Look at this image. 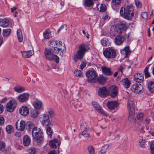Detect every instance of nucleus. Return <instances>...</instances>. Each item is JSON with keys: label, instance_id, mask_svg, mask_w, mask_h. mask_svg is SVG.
I'll return each mask as SVG.
<instances>
[{"label": "nucleus", "instance_id": "nucleus-61", "mask_svg": "<svg viewBox=\"0 0 154 154\" xmlns=\"http://www.w3.org/2000/svg\"><path fill=\"white\" fill-rule=\"evenodd\" d=\"M86 64V63L85 61H83L82 62L80 66V69H83L85 66Z\"/></svg>", "mask_w": 154, "mask_h": 154}, {"label": "nucleus", "instance_id": "nucleus-36", "mask_svg": "<svg viewBox=\"0 0 154 154\" xmlns=\"http://www.w3.org/2000/svg\"><path fill=\"white\" fill-rule=\"evenodd\" d=\"M39 114L38 112L36 110H33L30 112L31 116L33 118H37Z\"/></svg>", "mask_w": 154, "mask_h": 154}, {"label": "nucleus", "instance_id": "nucleus-8", "mask_svg": "<svg viewBox=\"0 0 154 154\" xmlns=\"http://www.w3.org/2000/svg\"><path fill=\"white\" fill-rule=\"evenodd\" d=\"M29 97V94L27 93H24L19 94L17 97L20 102L23 103L27 101Z\"/></svg>", "mask_w": 154, "mask_h": 154}, {"label": "nucleus", "instance_id": "nucleus-41", "mask_svg": "<svg viewBox=\"0 0 154 154\" xmlns=\"http://www.w3.org/2000/svg\"><path fill=\"white\" fill-rule=\"evenodd\" d=\"M125 68L122 65H121L117 68V70L121 75H124L123 72L125 71Z\"/></svg>", "mask_w": 154, "mask_h": 154}, {"label": "nucleus", "instance_id": "nucleus-32", "mask_svg": "<svg viewBox=\"0 0 154 154\" xmlns=\"http://www.w3.org/2000/svg\"><path fill=\"white\" fill-rule=\"evenodd\" d=\"M148 88L152 93H154V82H149L148 85Z\"/></svg>", "mask_w": 154, "mask_h": 154}, {"label": "nucleus", "instance_id": "nucleus-2", "mask_svg": "<svg viewBox=\"0 0 154 154\" xmlns=\"http://www.w3.org/2000/svg\"><path fill=\"white\" fill-rule=\"evenodd\" d=\"M32 135L33 138L38 143H42L43 140V134L41 129L35 127L33 128Z\"/></svg>", "mask_w": 154, "mask_h": 154}, {"label": "nucleus", "instance_id": "nucleus-5", "mask_svg": "<svg viewBox=\"0 0 154 154\" xmlns=\"http://www.w3.org/2000/svg\"><path fill=\"white\" fill-rule=\"evenodd\" d=\"M104 55L107 58H113L116 56V51L112 48H109L103 52Z\"/></svg>", "mask_w": 154, "mask_h": 154}, {"label": "nucleus", "instance_id": "nucleus-35", "mask_svg": "<svg viewBox=\"0 0 154 154\" xmlns=\"http://www.w3.org/2000/svg\"><path fill=\"white\" fill-rule=\"evenodd\" d=\"M93 5V0H85L84 5L87 7H90Z\"/></svg>", "mask_w": 154, "mask_h": 154}, {"label": "nucleus", "instance_id": "nucleus-15", "mask_svg": "<svg viewBox=\"0 0 154 154\" xmlns=\"http://www.w3.org/2000/svg\"><path fill=\"white\" fill-rule=\"evenodd\" d=\"M125 40V38L122 35H117L115 38V42L117 45H120L123 43Z\"/></svg>", "mask_w": 154, "mask_h": 154}, {"label": "nucleus", "instance_id": "nucleus-34", "mask_svg": "<svg viewBox=\"0 0 154 154\" xmlns=\"http://www.w3.org/2000/svg\"><path fill=\"white\" fill-rule=\"evenodd\" d=\"M17 34L19 41L20 42H22L23 40V37L21 31L20 29L17 30Z\"/></svg>", "mask_w": 154, "mask_h": 154}, {"label": "nucleus", "instance_id": "nucleus-54", "mask_svg": "<svg viewBox=\"0 0 154 154\" xmlns=\"http://www.w3.org/2000/svg\"><path fill=\"white\" fill-rule=\"evenodd\" d=\"M149 67H146L144 70L145 77L148 78L150 76L149 73L148 72Z\"/></svg>", "mask_w": 154, "mask_h": 154}, {"label": "nucleus", "instance_id": "nucleus-64", "mask_svg": "<svg viewBox=\"0 0 154 154\" xmlns=\"http://www.w3.org/2000/svg\"><path fill=\"white\" fill-rule=\"evenodd\" d=\"M66 25H62L58 29L57 32L58 33H59L60 31L63 29L64 27L66 28Z\"/></svg>", "mask_w": 154, "mask_h": 154}, {"label": "nucleus", "instance_id": "nucleus-1", "mask_svg": "<svg viewBox=\"0 0 154 154\" xmlns=\"http://www.w3.org/2000/svg\"><path fill=\"white\" fill-rule=\"evenodd\" d=\"M49 45L50 48H45L44 52L45 56L48 60H53L58 63L59 62V58L53 54L62 57L66 50L65 45L60 41L51 40L50 41Z\"/></svg>", "mask_w": 154, "mask_h": 154}, {"label": "nucleus", "instance_id": "nucleus-45", "mask_svg": "<svg viewBox=\"0 0 154 154\" xmlns=\"http://www.w3.org/2000/svg\"><path fill=\"white\" fill-rule=\"evenodd\" d=\"M43 36L45 39H49L51 37V33L48 31L46 30L43 33Z\"/></svg>", "mask_w": 154, "mask_h": 154}, {"label": "nucleus", "instance_id": "nucleus-51", "mask_svg": "<svg viewBox=\"0 0 154 154\" xmlns=\"http://www.w3.org/2000/svg\"><path fill=\"white\" fill-rule=\"evenodd\" d=\"M106 10V7L105 5L101 4L100 7L99 11L101 12H104Z\"/></svg>", "mask_w": 154, "mask_h": 154}, {"label": "nucleus", "instance_id": "nucleus-47", "mask_svg": "<svg viewBox=\"0 0 154 154\" xmlns=\"http://www.w3.org/2000/svg\"><path fill=\"white\" fill-rule=\"evenodd\" d=\"M28 152L29 154H35L37 152L36 149L34 147H32L28 149Z\"/></svg>", "mask_w": 154, "mask_h": 154}, {"label": "nucleus", "instance_id": "nucleus-26", "mask_svg": "<svg viewBox=\"0 0 154 154\" xmlns=\"http://www.w3.org/2000/svg\"><path fill=\"white\" fill-rule=\"evenodd\" d=\"M9 23V20L7 19L4 18L0 22V26L3 27H6L8 26Z\"/></svg>", "mask_w": 154, "mask_h": 154}, {"label": "nucleus", "instance_id": "nucleus-53", "mask_svg": "<svg viewBox=\"0 0 154 154\" xmlns=\"http://www.w3.org/2000/svg\"><path fill=\"white\" fill-rule=\"evenodd\" d=\"M46 132L48 135L51 136L53 134V131L50 127H48L46 129Z\"/></svg>", "mask_w": 154, "mask_h": 154}, {"label": "nucleus", "instance_id": "nucleus-19", "mask_svg": "<svg viewBox=\"0 0 154 154\" xmlns=\"http://www.w3.org/2000/svg\"><path fill=\"white\" fill-rule=\"evenodd\" d=\"M144 79V76L142 74L137 73L134 75V80L137 82H141Z\"/></svg>", "mask_w": 154, "mask_h": 154}, {"label": "nucleus", "instance_id": "nucleus-63", "mask_svg": "<svg viewBox=\"0 0 154 154\" xmlns=\"http://www.w3.org/2000/svg\"><path fill=\"white\" fill-rule=\"evenodd\" d=\"M135 5L138 8H140L142 6V4L139 1H135Z\"/></svg>", "mask_w": 154, "mask_h": 154}, {"label": "nucleus", "instance_id": "nucleus-31", "mask_svg": "<svg viewBox=\"0 0 154 154\" xmlns=\"http://www.w3.org/2000/svg\"><path fill=\"white\" fill-rule=\"evenodd\" d=\"M11 32V29H6L3 30L2 35L4 37H7L8 36Z\"/></svg>", "mask_w": 154, "mask_h": 154}, {"label": "nucleus", "instance_id": "nucleus-56", "mask_svg": "<svg viewBox=\"0 0 154 154\" xmlns=\"http://www.w3.org/2000/svg\"><path fill=\"white\" fill-rule=\"evenodd\" d=\"M5 143L3 141H0V150L5 149Z\"/></svg>", "mask_w": 154, "mask_h": 154}, {"label": "nucleus", "instance_id": "nucleus-27", "mask_svg": "<svg viewBox=\"0 0 154 154\" xmlns=\"http://www.w3.org/2000/svg\"><path fill=\"white\" fill-rule=\"evenodd\" d=\"M123 85L125 88H128L131 85L130 80L127 78H125L123 80Z\"/></svg>", "mask_w": 154, "mask_h": 154}, {"label": "nucleus", "instance_id": "nucleus-60", "mask_svg": "<svg viewBox=\"0 0 154 154\" xmlns=\"http://www.w3.org/2000/svg\"><path fill=\"white\" fill-rule=\"evenodd\" d=\"M50 117H52L54 115V111L51 110H50L48 112Z\"/></svg>", "mask_w": 154, "mask_h": 154}, {"label": "nucleus", "instance_id": "nucleus-37", "mask_svg": "<svg viewBox=\"0 0 154 154\" xmlns=\"http://www.w3.org/2000/svg\"><path fill=\"white\" fill-rule=\"evenodd\" d=\"M128 120L130 122H132L134 117L135 111H129Z\"/></svg>", "mask_w": 154, "mask_h": 154}, {"label": "nucleus", "instance_id": "nucleus-21", "mask_svg": "<svg viewBox=\"0 0 154 154\" xmlns=\"http://www.w3.org/2000/svg\"><path fill=\"white\" fill-rule=\"evenodd\" d=\"M33 104L35 108L38 109H40L42 107L43 103L41 100H36L34 101Z\"/></svg>", "mask_w": 154, "mask_h": 154}, {"label": "nucleus", "instance_id": "nucleus-18", "mask_svg": "<svg viewBox=\"0 0 154 154\" xmlns=\"http://www.w3.org/2000/svg\"><path fill=\"white\" fill-rule=\"evenodd\" d=\"M60 143V142L57 139L55 138L50 141L49 145L51 148H56Z\"/></svg>", "mask_w": 154, "mask_h": 154}, {"label": "nucleus", "instance_id": "nucleus-52", "mask_svg": "<svg viewBox=\"0 0 154 154\" xmlns=\"http://www.w3.org/2000/svg\"><path fill=\"white\" fill-rule=\"evenodd\" d=\"M143 114L142 113H140L137 116V119L139 121H141L143 120Z\"/></svg>", "mask_w": 154, "mask_h": 154}, {"label": "nucleus", "instance_id": "nucleus-28", "mask_svg": "<svg viewBox=\"0 0 154 154\" xmlns=\"http://www.w3.org/2000/svg\"><path fill=\"white\" fill-rule=\"evenodd\" d=\"M106 77L103 75L100 76L97 79L98 82L101 84H104L106 82Z\"/></svg>", "mask_w": 154, "mask_h": 154}, {"label": "nucleus", "instance_id": "nucleus-12", "mask_svg": "<svg viewBox=\"0 0 154 154\" xmlns=\"http://www.w3.org/2000/svg\"><path fill=\"white\" fill-rule=\"evenodd\" d=\"M92 105L93 107L100 113L102 114L103 115H106L107 116L108 115L105 113V112L103 110L102 108L99 105L97 102H93L92 103Z\"/></svg>", "mask_w": 154, "mask_h": 154}, {"label": "nucleus", "instance_id": "nucleus-13", "mask_svg": "<svg viewBox=\"0 0 154 154\" xmlns=\"http://www.w3.org/2000/svg\"><path fill=\"white\" fill-rule=\"evenodd\" d=\"M143 89L142 86L140 84H134L131 90L134 93H138L141 92Z\"/></svg>", "mask_w": 154, "mask_h": 154}, {"label": "nucleus", "instance_id": "nucleus-48", "mask_svg": "<svg viewBox=\"0 0 154 154\" xmlns=\"http://www.w3.org/2000/svg\"><path fill=\"white\" fill-rule=\"evenodd\" d=\"M88 149L90 154H95L94 148L93 146H89L88 148Z\"/></svg>", "mask_w": 154, "mask_h": 154}, {"label": "nucleus", "instance_id": "nucleus-42", "mask_svg": "<svg viewBox=\"0 0 154 154\" xmlns=\"http://www.w3.org/2000/svg\"><path fill=\"white\" fill-rule=\"evenodd\" d=\"M26 129L28 130H30L32 128H33L34 125L33 123L30 121H28L26 124Z\"/></svg>", "mask_w": 154, "mask_h": 154}, {"label": "nucleus", "instance_id": "nucleus-11", "mask_svg": "<svg viewBox=\"0 0 154 154\" xmlns=\"http://www.w3.org/2000/svg\"><path fill=\"white\" fill-rule=\"evenodd\" d=\"M15 125L16 128L18 130L23 131L25 128L26 123L23 120H21L20 121L18 120L16 123Z\"/></svg>", "mask_w": 154, "mask_h": 154}, {"label": "nucleus", "instance_id": "nucleus-59", "mask_svg": "<svg viewBox=\"0 0 154 154\" xmlns=\"http://www.w3.org/2000/svg\"><path fill=\"white\" fill-rule=\"evenodd\" d=\"M110 17L108 16L107 14H104L103 15L102 19L104 20H108L109 19Z\"/></svg>", "mask_w": 154, "mask_h": 154}, {"label": "nucleus", "instance_id": "nucleus-30", "mask_svg": "<svg viewBox=\"0 0 154 154\" xmlns=\"http://www.w3.org/2000/svg\"><path fill=\"white\" fill-rule=\"evenodd\" d=\"M14 90L18 93H21L25 90L24 87L20 86V85H17L14 88Z\"/></svg>", "mask_w": 154, "mask_h": 154}, {"label": "nucleus", "instance_id": "nucleus-29", "mask_svg": "<svg viewBox=\"0 0 154 154\" xmlns=\"http://www.w3.org/2000/svg\"><path fill=\"white\" fill-rule=\"evenodd\" d=\"M127 27L126 23L125 21L120 22L119 24V27L120 30H125Z\"/></svg>", "mask_w": 154, "mask_h": 154}, {"label": "nucleus", "instance_id": "nucleus-4", "mask_svg": "<svg viewBox=\"0 0 154 154\" xmlns=\"http://www.w3.org/2000/svg\"><path fill=\"white\" fill-rule=\"evenodd\" d=\"M86 81L89 83H93L95 82L97 75L95 71L90 70L86 73Z\"/></svg>", "mask_w": 154, "mask_h": 154}, {"label": "nucleus", "instance_id": "nucleus-38", "mask_svg": "<svg viewBox=\"0 0 154 154\" xmlns=\"http://www.w3.org/2000/svg\"><path fill=\"white\" fill-rule=\"evenodd\" d=\"M124 51L125 52V54L126 56L129 55L131 53L129 47V46L125 47L123 50L121 51L122 53H123Z\"/></svg>", "mask_w": 154, "mask_h": 154}, {"label": "nucleus", "instance_id": "nucleus-33", "mask_svg": "<svg viewBox=\"0 0 154 154\" xmlns=\"http://www.w3.org/2000/svg\"><path fill=\"white\" fill-rule=\"evenodd\" d=\"M109 146V145L108 144H106L103 146L101 150L99 152L98 154H104Z\"/></svg>", "mask_w": 154, "mask_h": 154}, {"label": "nucleus", "instance_id": "nucleus-25", "mask_svg": "<svg viewBox=\"0 0 154 154\" xmlns=\"http://www.w3.org/2000/svg\"><path fill=\"white\" fill-rule=\"evenodd\" d=\"M23 142L24 146H28L30 144L31 142L30 137L27 135L24 136L23 138Z\"/></svg>", "mask_w": 154, "mask_h": 154}, {"label": "nucleus", "instance_id": "nucleus-14", "mask_svg": "<svg viewBox=\"0 0 154 154\" xmlns=\"http://www.w3.org/2000/svg\"><path fill=\"white\" fill-rule=\"evenodd\" d=\"M109 92L111 93V96L112 97H115L118 93V89L116 86L112 85L109 89Z\"/></svg>", "mask_w": 154, "mask_h": 154}, {"label": "nucleus", "instance_id": "nucleus-6", "mask_svg": "<svg viewBox=\"0 0 154 154\" xmlns=\"http://www.w3.org/2000/svg\"><path fill=\"white\" fill-rule=\"evenodd\" d=\"M134 15V9L131 5H127L126 8V19L130 20Z\"/></svg>", "mask_w": 154, "mask_h": 154}, {"label": "nucleus", "instance_id": "nucleus-46", "mask_svg": "<svg viewBox=\"0 0 154 154\" xmlns=\"http://www.w3.org/2000/svg\"><path fill=\"white\" fill-rule=\"evenodd\" d=\"M82 135L83 136L85 137L88 138L90 135L86 132V131L84 130L81 133H80L79 134V138H81V135Z\"/></svg>", "mask_w": 154, "mask_h": 154}, {"label": "nucleus", "instance_id": "nucleus-39", "mask_svg": "<svg viewBox=\"0 0 154 154\" xmlns=\"http://www.w3.org/2000/svg\"><path fill=\"white\" fill-rule=\"evenodd\" d=\"M6 130L8 134H11L14 131L13 127L10 125H8L6 128Z\"/></svg>", "mask_w": 154, "mask_h": 154}, {"label": "nucleus", "instance_id": "nucleus-22", "mask_svg": "<svg viewBox=\"0 0 154 154\" xmlns=\"http://www.w3.org/2000/svg\"><path fill=\"white\" fill-rule=\"evenodd\" d=\"M127 107L129 111H135L134 110V103L131 100H128L127 104Z\"/></svg>", "mask_w": 154, "mask_h": 154}, {"label": "nucleus", "instance_id": "nucleus-16", "mask_svg": "<svg viewBox=\"0 0 154 154\" xmlns=\"http://www.w3.org/2000/svg\"><path fill=\"white\" fill-rule=\"evenodd\" d=\"M101 68L103 73L105 75L110 76L113 73V72L111 70L110 68L103 66L101 67Z\"/></svg>", "mask_w": 154, "mask_h": 154}, {"label": "nucleus", "instance_id": "nucleus-40", "mask_svg": "<svg viewBox=\"0 0 154 154\" xmlns=\"http://www.w3.org/2000/svg\"><path fill=\"white\" fill-rule=\"evenodd\" d=\"M101 42L102 45L104 47L106 46L109 43L108 39L106 38H104L101 39Z\"/></svg>", "mask_w": 154, "mask_h": 154}, {"label": "nucleus", "instance_id": "nucleus-62", "mask_svg": "<svg viewBox=\"0 0 154 154\" xmlns=\"http://www.w3.org/2000/svg\"><path fill=\"white\" fill-rule=\"evenodd\" d=\"M150 148L152 153L154 154V141L151 144Z\"/></svg>", "mask_w": 154, "mask_h": 154}, {"label": "nucleus", "instance_id": "nucleus-17", "mask_svg": "<svg viewBox=\"0 0 154 154\" xmlns=\"http://www.w3.org/2000/svg\"><path fill=\"white\" fill-rule=\"evenodd\" d=\"M19 113L21 115L26 116L29 113V109L25 106H22L19 109Z\"/></svg>", "mask_w": 154, "mask_h": 154}, {"label": "nucleus", "instance_id": "nucleus-9", "mask_svg": "<svg viewBox=\"0 0 154 154\" xmlns=\"http://www.w3.org/2000/svg\"><path fill=\"white\" fill-rule=\"evenodd\" d=\"M109 94L107 88L105 87L99 88L98 90V94L101 97H106Z\"/></svg>", "mask_w": 154, "mask_h": 154}, {"label": "nucleus", "instance_id": "nucleus-24", "mask_svg": "<svg viewBox=\"0 0 154 154\" xmlns=\"http://www.w3.org/2000/svg\"><path fill=\"white\" fill-rule=\"evenodd\" d=\"M120 32L119 28L115 26H112L111 28L110 33L113 36H115Z\"/></svg>", "mask_w": 154, "mask_h": 154}, {"label": "nucleus", "instance_id": "nucleus-20", "mask_svg": "<svg viewBox=\"0 0 154 154\" xmlns=\"http://www.w3.org/2000/svg\"><path fill=\"white\" fill-rule=\"evenodd\" d=\"M22 57L24 58H29L34 54L33 50L21 51Z\"/></svg>", "mask_w": 154, "mask_h": 154}, {"label": "nucleus", "instance_id": "nucleus-57", "mask_svg": "<svg viewBox=\"0 0 154 154\" xmlns=\"http://www.w3.org/2000/svg\"><path fill=\"white\" fill-rule=\"evenodd\" d=\"M141 14L142 17L144 20L148 18L147 13L146 12H142Z\"/></svg>", "mask_w": 154, "mask_h": 154}, {"label": "nucleus", "instance_id": "nucleus-23", "mask_svg": "<svg viewBox=\"0 0 154 154\" xmlns=\"http://www.w3.org/2000/svg\"><path fill=\"white\" fill-rule=\"evenodd\" d=\"M118 103L116 101H109L107 103L108 108L111 110L114 109L118 106Z\"/></svg>", "mask_w": 154, "mask_h": 154}, {"label": "nucleus", "instance_id": "nucleus-58", "mask_svg": "<svg viewBox=\"0 0 154 154\" xmlns=\"http://www.w3.org/2000/svg\"><path fill=\"white\" fill-rule=\"evenodd\" d=\"M121 0H112V2L114 5H119L121 2Z\"/></svg>", "mask_w": 154, "mask_h": 154}, {"label": "nucleus", "instance_id": "nucleus-55", "mask_svg": "<svg viewBox=\"0 0 154 154\" xmlns=\"http://www.w3.org/2000/svg\"><path fill=\"white\" fill-rule=\"evenodd\" d=\"M140 145L141 147H144V145L146 143V141L145 140L143 139H140L139 141Z\"/></svg>", "mask_w": 154, "mask_h": 154}, {"label": "nucleus", "instance_id": "nucleus-49", "mask_svg": "<svg viewBox=\"0 0 154 154\" xmlns=\"http://www.w3.org/2000/svg\"><path fill=\"white\" fill-rule=\"evenodd\" d=\"M80 128L82 130L86 131L88 129L87 124L86 122H84L80 125Z\"/></svg>", "mask_w": 154, "mask_h": 154}, {"label": "nucleus", "instance_id": "nucleus-7", "mask_svg": "<svg viewBox=\"0 0 154 154\" xmlns=\"http://www.w3.org/2000/svg\"><path fill=\"white\" fill-rule=\"evenodd\" d=\"M17 103L14 99H12L9 101L7 104L6 107L7 111L12 112L14 110L17 106Z\"/></svg>", "mask_w": 154, "mask_h": 154}, {"label": "nucleus", "instance_id": "nucleus-50", "mask_svg": "<svg viewBox=\"0 0 154 154\" xmlns=\"http://www.w3.org/2000/svg\"><path fill=\"white\" fill-rule=\"evenodd\" d=\"M74 74L76 76L81 77L82 76V72L80 70L76 69L75 70Z\"/></svg>", "mask_w": 154, "mask_h": 154}, {"label": "nucleus", "instance_id": "nucleus-10", "mask_svg": "<svg viewBox=\"0 0 154 154\" xmlns=\"http://www.w3.org/2000/svg\"><path fill=\"white\" fill-rule=\"evenodd\" d=\"M41 122L43 125H45L46 126L48 125L50 120L49 116L45 114H43L41 115L40 117Z\"/></svg>", "mask_w": 154, "mask_h": 154}, {"label": "nucleus", "instance_id": "nucleus-43", "mask_svg": "<svg viewBox=\"0 0 154 154\" xmlns=\"http://www.w3.org/2000/svg\"><path fill=\"white\" fill-rule=\"evenodd\" d=\"M134 128L135 130L137 131H141L143 129V127L138 123L135 124Z\"/></svg>", "mask_w": 154, "mask_h": 154}, {"label": "nucleus", "instance_id": "nucleus-44", "mask_svg": "<svg viewBox=\"0 0 154 154\" xmlns=\"http://www.w3.org/2000/svg\"><path fill=\"white\" fill-rule=\"evenodd\" d=\"M120 13L121 16L126 19V10L124 8L122 7L121 8Z\"/></svg>", "mask_w": 154, "mask_h": 154}, {"label": "nucleus", "instance_id": "nucleus-3", "mask_svg": "<svg viewBox=\"0 0 154 154\" xmlns=\"http://www.w3.org/2000/svg\"><path fill=\"white\" fill-rule=\"evenodd\" d=\"M90 45L87 44H82L79 47V50H78L76 54L77 59H82L86 52L89 49Z\"/></svg>", "mask_w": 154, "mask_h": 154}]
</instances>
